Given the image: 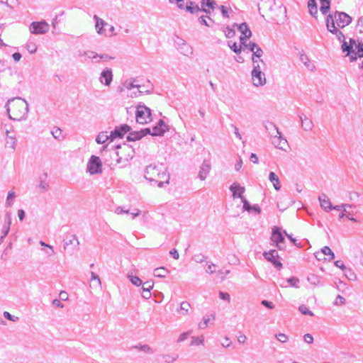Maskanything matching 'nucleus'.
<instances>
[{
    "instance_id": "nucleus-1",
    "label": "nucleus",
    "mask_w": 363,
    "mask_h": 363,
    "mask_svg": "<svg viewBox=\"0 0 363 363\" xmlns=\"http://www.w3.org/2000/svg\"><path fill=\"white\" fill-rule=\"evenodd\" d=\"M5 108L9 118L12 121H23L27 118L29 111L28 104L21 97L9 99Z\"/></svg>"
},
{
    "instance_id": "nucleus-2",
    "label": "nucleus",
    "mask_w": 363,
    "mask_h": 363,
    "mask_svg": "<svg viewBox=\"0 0 363 363\" xmlns=\"http://www.w3.org/2000/svg\"><path fill=\"white\" fill-rule=\"evenodd\" d=\"M335 20L339 28H345L352 22V17L345 12L336 11L333 15H328L326 18V27L329 32L334 34L337 38L341 42L345 39V35L335 26Z\"/></svg>"
},
{
    "instance_id": "nucleus-3",
    "label": "nucleus",
    "mask_w": 363,
    "mask_h": 363,
    "mask_svg": "<svg viewBox=\"0 0 363 363\" xmlns=\"http://www.w3.org/2000/svg\"><path fill=\"white\" fill-rule=\"evenodd\" d=\"M116 149V151L106 152V154L108 153L109 156L115 157L116 164L128 162L134 156L133 148L125 143L117 145Z\"/></svg>"
},
{
    "instance_id": "nucleus-4",
    "label": "nucleus",
    "mask_w": 363,
    "mask_h": 363,
    "mask_svg": "<svg viewBox=\"0 0 363 363\" xmlns=\"http://www.w3.org/2000/svg\"><path fill=\"white\" fill-rule=\"evenodd\" d=\"M264 66L263 60H254L253 69L252 70V82L255 86H264L266 82L265 74L262 72V67Z\"/></svg>"
},
{
    "instance_id": "nucleus-5",
    "label": "nucleus",
    "mask_w": 363,
    "mask_h": 363,
    "mask_svg": "<svg viewBox=\"0 0 363 363\" xmlns=\"http://www.w3.org/2000/svg\"><path fill=\"white\" fill-rule=\"evenodd\" d=\"M94 19L96 21L95 28L98 34L104 37H111L114 35L115 29L112 25L99 18L96 15L94 16Z\"/></svg>"
},
{
    "instance_id": "nucleus-6",
    "label": "nucleus",
    "mask_w": 363,
    "mask_h": 363,
    "mask_svg": "<svg viewBox=\"0 0 363 363\" xmlns=\"http://www.w3.org/2000/svg\"><path fill=\"white\" fill-rule=\"evenodd\" d=\"M135 118L137 123L147 124L151 121V111L145 105H138L136 108Z\"/></svg>"
},
{
    "instance_id": "nucleus-7",
    "label": "nucleus",
    "mask_w": 363,
    "mask_h": 363,
    "mask_svg": "<svg viewBox=\"0 0 363 363\" xmlns=\"http://www.w3.org/2000/svg\"><path fill=\"white\" fill-rule=\"evenodd\" d=\"M49 24L45 21H33L29 26L30 32L34 35H42L48 32Z\"/></svg>"
},
{
    "instance_id": "nucleus-8",
    "label": "nucleus",
    "mask_w": 363,
    "mask_h": 363,
    "mask_svg": "<svg viewBox=\"0 0 363 363\" xmlns=\"http://www.w3.org/2000/svg\"><path fill=\"white\" fill-rule=\"evenodd\" d=\"M284 240L285 239L281 232V229L277 226H274L272 228L271 241L279 250H283L285 248Z\"/></svg>"
},
{
    "instance_id": "nucleus-9",
    "label": "nucleus",
    "mask_w": 363,
    "mask_h": 363,
    "mask_svg": "<svg viewBox=\"0 0 363 363\" xmlns=\"http://www.w3.org/2000/svg\"><path fill=\"white\" fill-rule=\"evenodd\" d=\"M162 165L156 166L150 164L147 166L145 171V178L150 182L158 180L159 173L161 171Z\"/></svg>"
},
{
    "instance_id": "nucleus-10",
    "label": "nucleus",
    "mask_w": 363,
    "mask_h": 363,
    "mask_svg": "<svg viewBox=\"0 0 363 363\" xmlns=\"http://www.w3.org/2000/svg\"><path fill=\"white\" fill-rule=\"evenodd\" d=\"M270 138L272 139V144L276 148L286 150V147L288 146V142L286 139L283 137L281 132L270 136Z\"/></svg>"
},
{
    "instance_id": "nucleus-11",
    "label": "nucleus",
    "mask_w": 363,
    "mask_h": 363,
    "mask_svg": "<svg viewBox=\"0 0 363 363\" xmlns=\"http://www.w3.org/2000/svg\"><path fill=\"white\" fill-rule=\"evenodd\" d=\"M274 6L278 13L284 14L286 13L285 8H282L281 6H276L274 0H262V7L259 8V9H262L263 10H268L269 12H273V8Z\"/></svg>"
},
{
    "instance_id": "nucleus-12",
    "label": "nucleus",
    "mask_w": 363,
    "mask_h": 363,
    "mask_svg": "<svg viewBox=\"0 0 363 363\" xmlns=\"http://www.w3.org/2000/svg\"><path fill=\"white\" fill-rule=\"evenodd\" d=\"M130 127L126 124L121 125L119 126H116L115 129L111 132L110 136L111 138V141L116 138H121L123 136L130 130Z\"/></svg>"
},
{
    "instance_id": "nucleus-13",
    "label": "nucleus",
    "mask_w": 363,
    "mask_h": 363,
    "mask_svg": "<svg viewBox=\"0 0 363 363\" xmlns=\"http://www.w3.org/2000/svg\"><path fill=\"white\" fill-rule=\"evenodd\" d=\"M233 26H236L238 29V30L241 33V36L240 37V40L242 45L245 44V41L247 40V39L250 38L252 35V32L249 29L246 23H242L240 25H238L235 23Z\"/></svg>"
},
{
    "instance_id": "nucleus-14",
    "label": "nucleus",
    "mask_w": 363,
    "mask_h": 363,
    "mask_svg": "<svg viewBox=\"0 0 363 363\" xmlns=\"http://www.w3.org/2000/svg\"><path fill=\"white\" fill-rule=\"evenodd\" d=\"M263 256L267 260L272 262L275 267H281L282 264L281 262L277 259L278 257V252L276 250H271L269 252H264Z\"/></svg>"
},
{
    "instance_id": "nucleus-15",
    "label": "nucleus",
    "mask_w": 363,
    "mask_h": 363,
    "mask_svg": "<svg viewBox=\"0 0 363 363\" xmlns=\"http://www.w3.org/2000/svg\"><path fill=\"white\" fill-rule=\"evenodd\" d=\"M99 82L107 86H109L113 81V72L111 69L106 68L104 69L99 77Z\"/></svg>"
},
{
    "instance_id": "nucleus-16",
    "label": "nucleus",
    "mask_w": 363,
    "mask_h": 363,
    "mask_svg": "<svg viewBox=\"0 0 363 363\" xmlns=\"http://www.w3.org/2000/svg\"><path fill=\"white\" fill-rule=\"evenodd\" d=\"M211 169V164L210 160H203V163L201 164L200 167V169L199 172V178L201 181H204L209 174L210 171Z\"/></svg>"
},
{
    "instance_id": "nucleus-17",
    "label": "nucleus",
    "mask_w": 363,
    "mask_h": 363,
    "mask_svg": "<svg viewBox=\"0 0 363 363\" xmlns=\"http://www.w3.org/2000/svg\"><path fill=\"white\" fill-rule=\"evenodd\" d=\"M168 130V125L162 121L160 120L157 125L152 128V135H162Z\"/></svg>"
},
{
    "instance_id": "nucleus-18",
    "label": "nucleus",
    "mask_w": 363,
    "mask_h": 363,
    "mask_svg": "<svg viewBox=\"0 0 363 363\" xmlns=\"http://www.w3.org/2000/svg\"><path fill=\"white\" fill-rule=\"evenodd\" d=\"M299 118L301 122L302 129L306 132L311 131L314 127L312 120L303 114L301 115Z\"/></svg>"
},
{
    "instance_id": "nucleus-19",
    "label": "nucleus",
    "mask_w": 363,
    "mask_h": 363,
    "mask_svg": "<svg viewBox=\"0 0 363 363\" xmlns=\"http://www.w3.org/2000/svg\"><path fill=\"white\" fill-rule=\"evenodd\" d=\"M158 180L155 182L157 183L158 186L162 187L164 184H169V175L167 173L164 167H161V171L159 173Z\"/></svg>"
},
{
    "instance_id": "nucleus-20",
    "label": "nucleus",
    "mask_w": 363,
    "mask_h": 363,
    "mask_svg": "<svg viewBox=\"0 0 363 363\" xmlns=\"http://www.w3.org/2000/svg\"><path fill=\"white\" fill-rule=\"evenodd\" d=\"M230 190L233 192V198H244L242 194H244L245 189L244 186H241L239 184L235 182L230 187Z\"/></svg>"
},
{
    "instance_id": "nucleus-21",
    "label": "nucleus",
    "mask_w": 363,
    "mask_h": 363,
    "mask_svg": "<svg viewBox=\"0 0 363 363\" xmlns=\"http://www.w3.org/2000/svg\"><path fill=\"white\" fill-rule=\"evenodd\" d=\"M318 200L320 202V207L323 208L325 211L328 212L332 210L333 205L330 199L325 194H322L318 197Z\"/></svg>"
},
{
    "instance_id": "nucleus-22",
    "label": "nucleus",
    "mask_w": 363,
    "mask_h": 363,
    "mask_svg": "<svg viewBox=\"0 0 363 363\" xmlns=\"http://www.w3.org/2000/svg\"><path fill=\"white\" fill-rule=\"evenodd\" d=\"M102 172V162L101 159L97 157L92 155V174H100Z\"/></svg>"
},
{
    "instance_id": "nucleus-23",
    "label": "nucleus",
    "mask_w": 363,
    "mask_h": 363,
    "mask_svg": "<svg viewBox=\"0 0 363 363\" xmlns=\"http://www.w3.org/2000/svg\"><path fill=\"white\" fill-rule=\"evenodd\" d=\"M135 82H136L135 79H131L130 80H126L123 84V86L119 88V91L122 92L125 89L131 90L132 89H134V88H138V89L140 88V85L136 84Z\"/></svg>"
},
{
    "instance_id": "nucleus-24",
    "label": "nucleus",
    "mask_w": 363,
    "mask_h": 363,
    "mask_svg": "<svg viewBox=\"0 0 363 363\" xmlns=\"http://www.w3.org/2000/svg\"><path fill=\"white\" fill-rule=\"evenodd\" d=\"M300 61L310 71H313L315 68V65L311 62L309 57L304 53H301L299 56Z\"/></svg>"
},
{
    "instance_id": "nucleus-25",
    "label": "nucleus",
    "mask_w": 363,
    "mask_h": 363,
    "mask_svg": "<svg viewBox=\"0 0 363 363\" xmlns=\"http://www.w3.org/2000/svg\"><path fill=\"white\" fill-rule=\"evenodd\" d=\"M113 59V57L109 56L107 54H101V55H99V54H94L93 52H92V62H94V63H99L101 62H108L111 60Z\"/></svg>"
},
{
    "instance_id": "nucleus-26",
    "label": "nucleus",
    "mask_w": 363,
    "mask_h": 363,
    "mask_svg": "<svg viewBox=\"0 0 363 363\" xmlns=\"http://www.w3.org/2000/svg\"><path fill=\"white\" fill-rule=\"evenodd\" d=\"M115 213L118 215L121 213H130L133 218H135L140 215V211L138 208H135L132 212H130L128 209H124L122 207H117L115 209Z\"/></svg>"
},
{
    "instance_id": "nucleus-27",
    "label": "nucleus",
    "mask_w": 363,
    "mask_h": 363,
    "mask_svg": "<svg viewBox=\"0 0 363 363\" xmlns=\"http://www.w3.org/2000/svg\"><path fill=\"white\" fill-rule=\"evenodd\" d=\"M216 2L213 0H203L201 2L202 11L209 13L210 9H213Z\"/></svg>"
},
{
    "instance_id": "nucleus-28",
    "label": "nucleus",
    "mask_w": 363,
    "mask_h": 363,
    "mask_svg": "<svg viewBox=\"0 0 363 363\" xmlns=\"http://www.w3.org/2000/svg\"><path fill=\"white\" fill-rule=\"evenodd\" d=\"M264 128L270 136L279 132L277 126L272 122L267 121L264 123Z\"/></svg>"
},
{
    "instance_id": "nucleus-29",
    "label": "nucleus",
    "mask_w": 363,
    "mask_h": 363,
    "mask_svg": "<svg viewBox=\"0 0 363 363\" xmlns=\"http://www.w3.org/2000/svg\"><path fill=\"white\" fill-rule=\"evenodd\" d=\"M342 41L343 42L342 45V51L347 52V55H350L351 57V55L354 52L353 45H356L355 41L352 39H350V45H348L347 43L345 41V39Z\"/></svg>"
},
{
    "instance_id": "nucleus-30",
    "label": "nucleus",
    "mask_w": 363,
    "mask_h": 363,
    "mask_svg": "<svg viewBox=\"0 0 363 363\" xmlns=\"http://www.w3.org/2000/svg\"><path fill=\"white\" fill-rule=\"evenodd\" d=\"M269 179L273 184V186L275 189V190H277V191L280 190L281 184H280L279 179L274 172H271L269 173Z\"/></svg>"
},
{
    "instance_id": "nucleus-31",
    "label": "nucleus",
    "mask_w": 363,
    "mask_h": 363,
    "mask_svg": "<svg viewBox=\"0 0 363 363\" xmlns=\"http://www.w3.org/2000/svg\"><path fill=\"white\" fill-rule=\"evenodd\" d=\"M216 318V315L214 313L211 314L210 315H205L203 317V320L201 322L199 323V329H205L208 327V324L211 320H214Z\"/></svg>"
},
{
    "instance_id": "nucleus-32",
    "label": "nucleus",
    "mask_w": 363,
    "mask_h": 363,
    "mask_svg": "<svg viewBox=\"0 0 363 363\" xmlns=\"http://www.w3.org/2000/svg\"><path fill=\"white\" fill-rule=\"evenodd\" d=\"M127 278L135 286H140L143 284V281L137 276H135L133 272H128Z\"/></svg>"
},
{
    "instance_id": "nucleus-33",
    "label": "nucleus",
    "mask_w": 363,
    "mask_h": 363,
    "mask_svg": "<svg viewBox=\"0 0 363 363\" xmlns=\"http://www.w3.org/2000/svg\"><path fill=\"white\" fill-rule=\"evenodd\" d=\"M16 143V138L14 136L9 135V130H6V146L11 148L13 150H15Z\"/></svg>"
},
{
    "instance_id": "nucleus-34",
    "label": "nucleus",
    "mask_w": 363,
    "mask_h": 363,
    "mask_svg": "<svg viewBox=\"0 0 363 363\" xmlns=\"http://www.w3.org/2000/svg\"><path fill=\"white\" fill-rule=\"evenodd\" d=\"M64 244H65V247H66L68 245H79V242L78 240H77V238L75 235H67L65 238H64Z\"/></svg>"
},
{
    "instance_id": "nucleus-35",
    "label": "nucleus",
    "mask_w": 363,
    "mask_h": 363,
    "mask_svg": "<svg viewBox=\"0 0 363 363\" xmlns=\"http://www.w3.org/2000/svg\"><path fill=\"white\" fill-rule=\"evenodd\" d=\"M191 305L187 301H183L180 304L179 313L182 315H186L189 313Z\"/></svg>"
},
{
    "instance_id": "nucleus-36",
    "label": "nucleus",
    "mask_w": 363,
    "mask_h": 363,
    "mask_svg": "<svg viewBox=\"0 0 363 363\" xmlns=\"http://www.w3.org/2000/svg\"><path fill=\"white\" fill-rule=\"evenodd\" d=\"M308 281L314 286H318L321 284V277L316 274H310L307 277Z\"/></svg>"
},
{
    "instance_id": "nucleus-37",
    "label": "nucleus",
    "mask_w": 363,
    "mask_h": 363,
    "mask_svg": "<svg viewBox=\"0 0 363 363\" xmlns=\"http://www.w3.org/2000/svg\"><path fill=\"white\" fill-rule=\"evenodd\" d=\"M357 52H354L351 55V60H355L357 59V57H363V43H359L357 45Z\"/></svg>"
},
{
    "instance_id": "nucleus-38",
    "label": "nucleus",
    "mask_w": 363,
    "mask_h": 363,
    "mask_svg": "<svg viewBox=\"0 0 363 363\" xmlns=\"http://www.w3.org/2000/svg\"><path fill=\"white\" fill-rule=\"evenodd\" d=\"M108 139L111 140V138L110 135L108 134V132H101L96 137V141L98 144H103Z\"/></svg>"
},
{
    "instance_id": "nucleus-39",
    "label": "nucleus",
    "mask_w": 363,
    "mask_h": 363,
    "mask_svg": "<svg viewBox=\"0 0 363 363\" xmlns=\"http://www.w3.org/2000/svg\"><path fill=\"white\" fill-rule=\"evenodd\" d=\"M308 8L309 13L315 16L318 13V8L315 0H308Z\"/></svg>"
},
{
    "instance_id": "nucleus-40",
    "label": "nucleus",
    "mask_w": 363,
    "mask_h": 363,
    "mask_svg": "<svg viewBox=\"0 0 363 363\" xmlns=\"http://www.w3.org/2000/svg\"><path fill=\"white\" fill-rule=\"evenodd\" d=\"M144 137V134L143 133H140V131H134L129 133L127 137V140L128 141H135L141 139Z\"/></svg>"
},
{
    "instance_id": "nucleus-41",
    "label": "nucleus",
    "mask_w": 363,
    "mask_h": 363,
    "mask_svg": "<svg viewBox=\"0 0 363 363\" xmlns=\"http://www.w3.org/2000/svg\"><path fill=\"white\" fill-rule=\"evenodd\" d=\"M169 271L164 267H158L155 269L153 274L157 277L164 278L167 276Z\"/></svg>"
},
{
    "instance_id": "nucleus-42",
    "label": "nucleus",
    "mask_w": 363,
    "mask_h": 363,
    "mask_svg": "<svg viewBox=\"0 0 363 363\" xmlns=\"http://www.w3.org/2000/svg\"><path fill=\"white\" fill-rule=\"evenodd\" d=\"M320 252L322 253L323 255L329 256L328 259L329 261H331L335 259V254L331 250V249L328 246H325L324 247H323L320 250Z\"/></svg>"
},
{
    "instance_id": "nucleus-43",
    "label": "nucleus",
    "mask_w": 363,
    "mask_h": 363,
    "mask_svg": "<svg viewBox=\"0 0 363 363\" xmlns=\"http://www.w3.org/2000/svg\"><path fill=\"white\" fill-rule=\"evenodd\" d=\"M252 52H253V55H252V64L253 65H254V60L255 61L262 60L261 59V57L263 55V51H262V50L259 46H257V48H256L255 51H253Z\"/></svg>"
},
{
    "instance_id": "nucleus-44",
    "label": "nucleus",
    "mask_w": 363,
    "mask_h": 363,
    "mask_svg": "<svg viewBox=\"0 0 363 363\" xmlns=\"http://www.w3.org/2000/svg\"><path fill=\"white\" fill-rule=\"evenodd\" d=\"M179 358L178 354H166L162 355V359L165 363H173Z\"/></svg>"
},
{
    "instance_id": "nucleus-45",
    "label": "nucleus",
    "mask_w": 363,
    "mask_h": 363,
    "mask_svg": "<svg viewBox=\"0 0 363 363\" xmlns=\"http://www.w3.org/2000/svg\"><path fill=\"white\" fill-rule=\"evenodd\" d=\"M320 10L323 14H325L330 9V0H320Z\"/></svg>"
},
{
    "instance_id": "nucleus-46",
    "label": "nucleus",
    "mask_w": 363,
    "mask_h": 363,
    "mask_svg": "<svg viewBox=\"0 0 363 363\" xmlns=\"http://www.w3.org/2000/svg\"><path fill=\"white\" fill-rule=\"evenodd\" d=\"M204 337L203 335L198 336V337H192L191 345L198 346L203 345Z\"/></svg>"
},
{
    "instance_id": "nucleus-47",
    "label": "nucleus",
    "mask_w": 363,
    "mask_h": 363,
    "mask_svg": "<svg viewBox=\"0 0 363 363\" xmlns=\"http://www.w3.org/2000/svg\"><path fill=\"white\" fill-rule=\"evenodd\" d=\"M186 10L193 14H198L200 11H202V9L198 5L186 6Z\"/></svg>"
},
{
    "instance_id": "nucleus-48",
    "label": "nucleus",
    "mask_w": 363,
    "mask_h": 363,
    "mask_svg": "<svg viewBox=\"0 0 363 363\" xmlns=\"http://www.w3.org/2000/svg\"><path fill=\"white\" fill-rule=\"evenodd\" d=\"M345 298L340 295H337L334 301L333 302V304L335 306H342L345 305Z\"/></svg>"
},
{
    "instance_id": "nucleus-49",
    "label": "nucleus",
    "mask_w": 363,
    "mask_h": 363,
    "mask_svg": "<svg viewBox=\"0 0 363 363\" xmlns=\"http://www.w3.org/2000/svg\"><path fill=\"white\" fill-rule=\"evenodd\" d=\"M353 206L352 204H341L337 206H333L332 210L340 211L343 210L344 212H347V208H352Z\"/></svg>"
},
{
    "instance_id": "nucleus-50",
    "label": "nucleus",
    "mask_w": 363,
    "mask_h": 363,
    "mask_svg": "<svg viewBox=\"0 0 363 363\" xmlns=\"http://www.w3.org/2000/svg\"><path fill=\"white\" fill-rule=\"evenodd\" d=\"M16 197V194L13 191H9L6 197V205L11 206L13 203V199Z\"/></svg>"
},
{
    "instance_id": "nucleus-51",
    "label": "nucleus",
    "mask_w": 363,
    "mask_h": 363,
    "mask_svg": "<svg viewBox=\"0 0 363 363\" xmlns=\"http://www.w3.org/2000/svg\"><path fill=\"white\" fill-rule=\"evenodd\" d=\"M142 286V291H151L153 289L154 283L152 281H147L143 283Z\"/></svg>"
},
{
    "instance_id": "nucleus-52",
    "label": "nucleus",
    "mask_w": 363,
    "mask_h": 363,
    "mask_svg": "<svg viewBox=\"0 0 363 363\" xmlns=\"http://www.w3.org/2000/svg\"><path fill=\"white\" fill-rule=\"evenodd\" d=\"M286 281L289 283V284L291 286L295 287V288H299V283L300 281L296 277H291L286 279Z\"/></svg>"
},
{
    "instance_id": "nucleus-53",
    "label": "nucleus",
    "mask_w": 363,
    "mask_h": 363,
    "mask_svg": "<svg viewBox=\"0 0 363 363\" xmlns=\"http://www.w3.org/2000/svg\"><path fill=\"white\" fill-rule=\"evenodd\" d=\"M345 272V276L347 277V278L349 280H350V281L357 280V275L351 269H347Z\"/></svg>"
},
{
    "instance_id": "nucleus-54",
    "label": "nucleus",
    "mask_w": 363,
    "mask_h": 363,
    "mask_svg": "<svg viewBox=\"0 0 363 363\" xmlns=\"http://www.w3.org/2000/svg\"><path fill=\"white\" fill-rule=\"evenodd\" d=\"M299 311L303 315L313 316V313L310 311L306 305H301L298 308Z\"/></svg>"
},
{
    "instance_id": "nucleus-55",
    "label": "nucleus",
    "mask_w": 363,
    "mask_h": 363,
    "mask_svg": "<svg viewBox=\"0 0 363 363\" xmlns=\"http://www.w3.org/2000/svg\"><path fill=\"white\" fill-rule=\"evenodd\" d=\"M206 258V257L202 254H196L192 256L191 259L196 263H203Z\"/></svg>"
},
{
    "instance_id": "nucleus-56",
    "label": "nucleus",
    "mask_w": 363,
    "mask_h": 363,
    "mask_svg": "<svg viewBox=\"0 0 363 363\" xmlns=\"http://www.w3.org/2000/svg\"><path fill=\"white\" fill-rule=\"evenodd\" d=\"M228 46L235 53H240L241 52V48L237 45L236 43H232L231 41H229Z\"/></svg>"
},
{
    "instance_id": "nucleus-57",
    "label": "nucleus",
    "mask_w": 363,
    "mask_h": 363,
    "mask_svg": "<svg viewBox=\"0 0 363 363\" xmlns=\"http://www.w3.org/2000/svg\"><path fill=\"white\" fill-rule=\"evenodd\" d=\"M276 338L281 343H285L289 340L288 336L284 333H279L276 335Z\"/></svg>"
},
{
    "instance_id": "nucleus-58",
    "label": "nucleus",
    "mask_w": 363,
    "mask_h": 363,
    "mask_svg": "<svg viewBox=\"0 0 363 363\" xmlns=\"http://www.w3.org/2000/svg\"><path fill=\"white\" fill-rule=\"evenodd\" d=\"M224 33H225L226 38H233L235 34L234 29L229 28V27H227L225 28V30H224Z\"/></svg>"
},
{
    "instance_id": "nucleus-59",
    "label": "nucleus",
    "mask_w": 363,
    "mask_h": 363,
    "mask_svg": "<svg viewBox=\"0 0 363 363\" xmlns=\"http://www.w3.org/2000/svg\"><path fill=\"white\" fill-rule=\"evenodd\" d=\"M245 48L250 50L251 52L255 51L256 48H257L258 45L255 43L250 42L248 44H246V40L245 41V44L243 45Z\"/></svg>"
},
{
    "instance_id": "nucleus-60",
    "label": "nucleus",
    "mask_w": 363,
    "mask_h": 363,
    "mask_svg": "<svg viewBox=\"0 0 363 363\" xmlns=\"http://www.w3.org/2000/svg\"><path fill=\"white\" fill-rule=\"evenodd\" d=\"M51 133L55 138L60 140L62 133V130L60 128H55Z\"/></svg>"
},
{
    "instance_id": "nucleus-61",
    "label": "nucleus",
    "mask_w": 363,
    "mask_h": 363,
    "mask_svg": "<svg viewBox=\"0 0 363 363\" xmlns=\"http://www.w3.org/2000/svg\"><path fill=\"white\" fill-rule=\"evenodd\" d=\"M219 297L220 298L226 301L227 302L230 301V296L228 293L220 291L219 292Z\"/></svg>"
},
{
    "instance_id": "nucleus-62",
    "label": "nucleus",
    "mask_w": 363,
    "mask_h": 363,
    "mask_svg": "<svg viewBox=\"0 0 363 363\" xmlns=\"http://www.w3.org/2000/svg\"><path fill=\"white\" fill-rule=\"evenodd\" d=\"M242 202L243 203V209L250 212L252 210V206L245 198H242Z\"/></svg>"
},
{
    "instance_id": "nucleus-63",
    "label": "nucleus",
    "mask_w": 363,
    "mask_h": 363,
    "mask_svg": "<svg viewBox=\"0 0 363 363\" xmlns=\"http://www.w3.org/2000/svg\"><path fill=\"white\" fill-rule=\"evenodd\" d=\"M190 334H191V331H188V332H185V333H182L179 335V338L177 340V342H182L184 341L185 340H186L189 337Z\"/></svg>"
},
{
    "instance_id": "nucleus-64",
    "label": "nucleus",
    "mask_w": 363,
    "mask_h": 363,
    "mask_svg": "<svg viewBox=\"0 0 363 363\" xmlns=\"http://www.w3.org/2000/svg\"><path fill=\"white\" fill-rule=\"evenodd\" d=\"M357 28L359 33H363V16L359 18L357 21Z\"/></svg>"
}]
</instances>
